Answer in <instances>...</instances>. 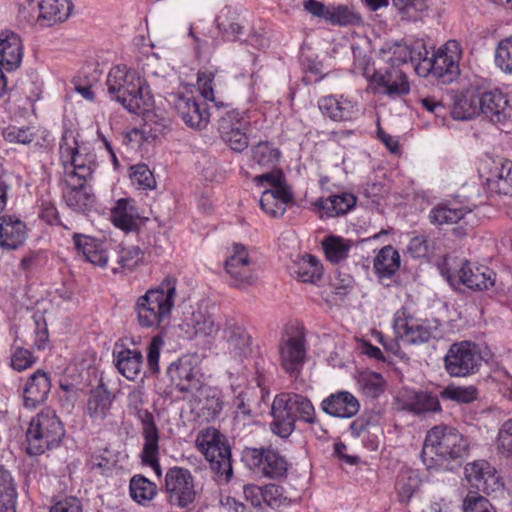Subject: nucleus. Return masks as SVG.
<instances>
[{
  "label": "nucleus",
  "instance_id": "6e6552de",
  "mask_svg": "<svg viewBox=\"0 0 512 512\" xmlns=\"http://www.w3.org/2000/svg\"><path fill=\"white\" fill-rule=\"evenodd\" d=\"M468 446L467 439L455 428L435 426L426 434L421 456L423 462L430 468V464H427L425 459L427 454L434 453L444 460H456L467 453Z\"/></svg>",
  "mask_w": 512,
  "mask_h": 512
},
{
  "label": "nucleus",
  "instance_id": "680f3d73",
  "mask_svg": "<svg viewBox=\"0 0 512 512\" xmlns=\"http://www.w3.org/2000/svg\"><path fill=\"white\" fill-rule=\"evenodd\" d=\"M495 63L504 73L512 74V37L499 42L495 52Z\"/></svg>",
  "mask_w": 512,
  "mask_h": 512
},
{
  "label": "nucleus",
  "instance_id": "c85d7f7f",
  "mask_svg": "<svg viewBox=\"0 0 512 512\" xmlns=\"http://www.w3.org/2000/svg\"><path fill=\"white\" fill-rule=\"evenodd\" d=\"M72 240L74 248L78 253H81L88 262L99 267H105L107 265L109 255L101 241L81 233H74Z\"/></svg>",
  "mask_w": 512,
  "mask_h": 512
},
{
  "label": "nucleus",
  "instance_id": "8fccbe9b",
  "mask_svg": "<svg viewBox=\"0 0 512 512\" xmlns=\"http://www.w3.org/2000/svg\"><path fill=\"white\" fill-rule=\"evenodd\" d=\"M186 323L195 335L200 336H211L220 329V324L216 323L213 315L201 309L193 311Z\"/></svg>",
  "mask_w": 512,
  "mask_h": 512
},
{
  "label": "nucleus",
  "instance_id": "a18cd8bd",
  "mask_svg": "<svg viewBox=\"0 0 512 512\" xmlns=\"http://www.w3.org/2000/svg\"><path fill=\"white\" fill-rule=\"evenodd\" d=\"M17 496L11 472L0 465V512H16Z\"/></svg>",
  "mask_w": 512,
  "mask_h": 512
},
{
  "label": "nucleus",
  "instance_id": "052dcab7",
  "mask_svg": "<svg viewBox=\"0 0 512 512\" xmlns=\"http://www.w3.org/2000/svg\"><path fill=\"white\" fill-rule=\"evenodd\" d=\"M130 178L139 189L147 190L156 187V180L149 167L144 164H136L130 168Z\"/></svg>",
  "mask_w": 512,
  "mask_h": 512
},
{
  "label": "nucleus",
  "instance_id": "5fc2aeb1",
  "mask_svg": "<svg viewBox=\"0 0 512 512\" xmlns=\"http://www.w3.org/2000/svg\"><path fill=\"white\" fill-rule=\"evenodd\" d=\"M421 480L412 470L401 471L396 482V491L401 503H409L414 493L419 489Z\"/></svg>",
  "mask_w": 512,
  "mask_h": 512
},
{
  "label": "nucleus",
  "instance_id": "f8f14e48",
  "mask_svg": "<svg viewBox=\"0 0 512 512\" xmlns=\"http://www.w3.org/2000/svg\"><path fill=\"white\" fill-rule=\"evenodd\" d=\"M481 362L477 346L468 341L452 344L444 358L445 369L452 377H465L477 372Z\"/></svg>",
  "mask_w": 512,
  "mask_h": 512
},
{
  "label": "nucleus",
  "instance_id": "39448f33",
  "mask_svg": "<svg viewBox=\"0 0 512 512\" xmlns=\"http://www.w3.org/2000/svg\"><path fill=\"white\" fill-rule=\"evenodd\" d=\"M65 435L62 422L52 410H43L34 416L26 431V452L37 456L59 445Z\"/></svg>",
  "mask_w": 512,
  "mask_h": 512
},
{
  "label": "nucleus",
  "instance_id": "c03bdc74",
  "mask_svg": "<svg viewBox=\"0 0 512 512\" xmlns=\"http://www.w3.org/2000/svg\"><path fill=\"white\" fill-rule=\"evenodd\" d=\"M451 114L456 120H469L481 114L480 93L467 92L457 96Z\"/></svg>",
  "mask_w": 512,
  "mask_h": 512
},
{
  "label": "nucleus",
  "instance_id": "864d4df0",
  "mask_svg": "<svg viewBox=\"0 0 512 512\" xmlns=\"http://www.w3.org/2000/svg\"><path fill=\"white\" fill-rule=\"evenodd\" d=\"M129 492L135 502L145 504L155 497L157 488L156 485L146 477L135 475L130 480Z\"/></svg>",
  "mask_w": 512,
  "mask_h": 512
},
{
  "label": "nucleus",
  "instance_id": "473e14b6",
  "mask_svg": "<svg viewBox=\"0 0 512 512\" xmlns=\"http://www.w3.org/2000/svg\"><path fill=\"white\" fill-rule=\"evenodd\" d=\"M356 205V197L347 192L320 198L314 206L319 210L321 218H332L346 214Z\"/></svg>",
  "mask_w": 512,
  "mask_h": 512
},
{
  "label": "nucleus",
  "instance_id": "0eeeda50",
  "mask_svg": "<svg viewBox=\"0 0 512 512\" xmlns=\"http://www.w3.org/2000/svg\"><path fill=\"white\" fill-rule=\"evenodd\" d=\"M196 445L218 481L229 482L233 476V469L231 448L226 437L217 429L208 428L198 435Z\"/></svg>",
  "mask_w": 512,
  "mask_h": 512
},
{
  "label": "nucleus",
  "instance_id": "bf43d9fd",
  "mask_svg": "<svg viewBox=\"0 0 512 512\" xmlns=\"http://www.w3.org/2000/svg\"><path fill=\"white\" fill-rule=\"evenodd\" d=\"M143 258V251L138 246L122 247L119 250L117 263L119 267L112 269L113 273H118L120 269L132 270Z\"/></svg>",
  "mask_w": 512,
  "mask_h": 512
},
{
  "label": "nucleus",
  "instance_id": "0e129e2a",
  "mask_svg": "<svg viewBox=\"0 0 512 512\" xmlns=\"http://www.w3.org/2000/svg\"><path fill=\"white\" fill-rule=\"evenodd\" d=\"M3 137L11 143L30 144L36 137L34 127L8 126L3 130Z\"/></svg>",
  "mask_w": 512,
  "mask_h": 512
},
{
  "label": "nucleus",
  "instance_id": "4d7b16f0",
  "mask_svg": "<svg viewBox=\"0 0 512 512\" xmlns=\"http://www.w3.org/2000/svg\"><path fill=\"white\" fill-rule=\"evenodd\" d=\"M392 3L401 18L407 21L420 20L428 9L426 0H392Z\"/></svg>",
  "mask_w": 512,
  "mask_h": 512
},
{
  "label": "nucleus",
  "instance_id": "49530a36",
  "mask_svg": "<svg viewBox=\"0 0 512 512\" xmlns=\"http://www.w3.org/2000/svg\"><path fill=\"white\" fill-rule=\"evenodd\" d=\"M281 157L280 150L272 142L260 141L251 147V159L265 169L275 168Z\"/></svg>",
  "mask_w": 512,
  "mask_h": 512
},
{
  "label": "nucleus",
  "instance_id": "2eb2a0df",
  "mask_svg": "<svg viewBox=\"0 0 512 512\" xmlns=\"http://www.w3.org/2000/svg\"><path fill=\"white\" fill-rule=\"evenodd\" d=\"M304 9L333 26H359L363 23L361 14L348 5L327 6L318 0H307Z\"/></svg>",
  "mask_w": 512,
  "mask_h": 512
},
{
  "label": "nucleus",
  "instance_id": "1a4fd4ad",
  "mask_svg": "<svg viewBox=\"0 0 512 512\" xmlns=\"http://www.w3.org/2000/svg\"><path fill=\"white\" fill-rule=\"evenodd\" d=\"M393 329L396 337L408 345L427 343L440 334L438 320L418 319L406 307L395 312Z\"/></svg>",
  "mask_w": 512,
  "mask_h": 512
},
{
  "label": "nucleus",
  "instance_id": "2f4dec72",
  "mask_svg": "<svg viewBox=\"0 0 512 512\" xmlns=\"http://www.w3.org/2000/svg\"><path fill=\"white\" fill-rule=\"evenodd\" d=\"M481 113L494 123L503 122L507 116L509 101L500 89L480 93Z\"/></svg>",
  "mask_w": 512,
  "mask_h": 512
},
{
  "label": "nucleus",
  "instance_id": "393cba45",
  "mask_svg": "<svg viewBox=\"0 0 512 512\" xmlns=\"http://www.w3.org/2000/svg\"><path fill=\"white\" fill-rule=\"evenodd\" d=\"M321 409L333 417L351 418L359 412L360 403L352 393L338 391L321 402Z\"/></svg>",
  "mask_w": 512,
  "mask_h": 512
},
{
  "label": "nucleus",
  "instance_id": "72a5a7b5",
  "mask_svg": "<svg viewBox=\"0 0 512 512\" xmlns=\"http://www.w3.org/2000/svg\"><path fill=\"white\" fill-rule=\"evenodd\" d=\"M113 362L118 372L128 380H135L143 365V355L138 349L121 347L113 351Z\"/></svg>",
  "mask_w": 512,
  "mask_h": 512
},
{
  "label": "nucleus",
  "instance_id": "338daca9",
  "mask_svg": "<svg viewBox=\"0 0 512 512\" xmlns=\"http://www.w3.org/2000/svg\"><path fill=\"white\" fill-rule=\"evenodd\" d=\"M497 449L502 455L512 457V418L505 421L499 430Z\"/></svg>",
  "mask_w": 512,
  "mask_h": 512
},
{
  "label": "nucleus",
  "instance_id": "e2e57ef3",
  "mask_svg": "<svg viewBox=\"0 0 512 512\" xmlns=\"http://www.w3.org/2000/svg\"><path fill=\"white\" fill-rule=\"evenodd\" d=\"M440 395L443 399H448L459 403H470L477 398V389L473 386H448L441 391Z\"/></svg>",
  "mask_w": 512,
  "mask_h": 512
},
{
  "label": "nucleus",
  "instance_id": "6ab92c4d",
  "mask_svg": "<svg viewBox=\"0 0 512 512\" xmlns=\"http://www.w3.org/2000/svg\"><path fill=\"white\" fill-rule=\"evenodd\" d=\"M369 88L373 93L390 97L406 95L410 91L407 76L401 70L392 67L383 71H375L369 79Z\"/></svg>",
  "mask_w": 512,
  "mask_h": 512
},
{
  "label": "nucleus",
  "instance_id": "ea45409f",
  "mask_svg": "<svg viewBox=\"0 0 512 512\" xmlns=\"http://www.w3.org/2000/svg\"><path fill=\"white\" fill-rule=\"evenodd\" d=\"M127 459L128 455L124 451L105 447L91 456L89 465L92 470H98L100 474L108 476L120 463Z\"/></svg>",
  "mask_w": 512,
  "mask_h": 512
},
{
  "label": "nucleus",
  "instance_id": "aec40b11",
  "mask_svg": "<svg viewBox=\"0 0 512 512\" xmlns=\"http://www.w3.org/2000/svg\"><path fill=\"white\" fill-rule=\"evenodd\" d=\"M464 471L468 483L478 491L490 494L502 487L495 468L485 460L467 463Z\"/></svg>",
  "mask_w": 512,
  "mask_h": 512
},
{
  "label": "nucleus",
  "instance_id": "de8ad7c7",
  "mask_svg": "<svg viewBox=\"0 0 512 512\" xmlns=\"http://www.w3.org/2000/svg\"><path fill=\"white\" fill-rule=\"evenodd\" d=\"M469 212H471V209L465 207L440 204L432 208L429 213V220L434 225H451L459 222Z\"/></svg>",
  "mask_w": 512,
  "mask_h": 512
},
{
  "label": "nucleus",
  "instance_id": "f257e3e1",
  "mask_svg": "<svg viewBox=\"0 0 512 512\" xmlns=\"http://www.w3.org/2000/svg\"><path fill=\"white\" fill-rule=\"evenodd\" d=\"M111 98L119 102L132 113H140L153 103L150 84L140 75L126 66L111 68L106 80Z\"/></svg>",
  "mask_w": 512,
  "mask_h": 512
},
{
  "label": "nucleus",
  "instance_id": "bb28decb",
  "mask_svg": "<svg viewBox=\"0 0 512 512\" xmlns=\"http://www.w3.org/2000/svg\"><path fill=\"white\" fill-rule=\"evenodd\" d=\"M318 107L323 115L336 122L351 121L358 113L357 105L344 96L328 95L321 97L318 101Z\"/></svg>",
  "mask_w": 512,
  "mask_h": 512
},
{
  "label": "nucleus",
  "instance_id": "7ed1b4c3",
  "mask_svg": "<svg viewBox=\"0 0 512 512\" xmlns=\"http://www.w3.org/2000/svg\"><path fill=\"white\" fill-rule=\"evenodd\" d=\"M176 286L177 279L167 276L137 299L135 312L141 327L159 328L168 320L174 306Z\"/></svg>",
  "mask_w": 512,
  "mask_h": 512
},
{
  "label": "nucleus",
  "instance_id": "f704fd0d",
  "mask_svg": "<svg viewBox=\"0 0 512 512\" xmlns=\"http://www.w3.org/2000/svg\"><path fill=\"white\" fill-rule=\"evenodd\" d=\"M293 200L292 192L288 187H276L265 190L260 198L261 209L270 217L277 218L284 215L286 206Z\"/></svg>",
  "mask_w": 512,
  "mask_h": 512
},
{
  "label": "nucleus",
  "instance_id": "79ce46f5",
  "mask_svg": "<svg viewBox=\"0 0 512 512\" xmlns=\"http://www.w3.org/2000/svg\"><path fill=\"white\" fill-rule=\"evenodd\" d=\"M147 108L140 111H145L142 133L147 135L149 142H152L163 137L170 130L171 120L163 111H150Z\"/></svg>",
  "mask_w": 512,
  "mask_h": 512
},
{
  "label": "nucleus",
  "instance_id": "3c124183",
  "mask_svg": "<svg viewBox=\"0 0 512 512\" xmlns=\"http://www.w3.org/2000/svg\"><path fill=\"white\" fill-rule=\"evenodd\" d=\"M322 246L327 260L337 264L348 257L352 242L339 236H328L323 240Z\"/></svg>",
  "mask_w": 512,
  "mask_h": 512
},
{
  "label": "nucleus",
  "instance_id": "09e8293b",
  "mask_svg": "<svg viewBox=\"0 0 512 512\" xmlns=\"http://www.w3.org/2000/svg\"><path fill=\"white\" fill-rule=\"evenodd\" d=\"M429 52L422 41H416L411 45H397L392 57L393 65L411 62L415 68Z\"/></svg>",
  "mask_w": 512,
  "mask_h": 512
},
{
  "label": "nucleus",
  "instance_id": "58836bf2",
  "mask_svg": "<svg viewBox=\"0 0 512 512\" xmlns=\"http://www.w3.org/2000/svg\"><path fill=\"white\" fill-rule=\"evenodd\" d=\"M194 396L197 401V407L203 417L207 420L218 417L223 407L219 390L202 384L201 389H199Z\"/></svg>",
  "mask_w": 512,
  "mask_h": 512
},
{
  "label": "nucleus",
  "instance_id": "6e6d98bb",
  "mask_svg": "<svg viewBox=\"0 0 512 512\" xmlns=\"http://www.w3.org/2000/svg\"><path fill=\"white\" fill-rule=\"evenodd\" d=\"M491 191L503 195H512V161L505 160L497 173L488 179Z\"/></svg>",
  "mask_w": 512,
  "mask_h": 512
},
{
  "label": "nucleus",
  "instance_id": "c756f323",
  "mask_svg": "<svg viewBox=\"0 0 512 512\" xmlns=\"http://www.w3.org/2000/svg\"><path fill=\"white\" fill-rule=\"evenodd\" d=\"M72 240L74 248L78 253H81L88 262L99 267H105L107 265L109 255L101 241L81 233H74Z\"/></svg>",
  "mask_w": 512,
  "mask_h": 512
},
{
  "label": "nucleus",
  "instance_id": "b1692460",
  "mask_svg": "<svg viewBox=\"0 0 512 512\" xmlns=\"http://www.w3.org/2000/svg\"><path fill=\"white\" fill-rule=\"evenodd\" d=\"M145 404V390L138 386L131 390L127 395V408L131 415L135 416L142 425L141 435L147 437L160 433L155 423L153 414L143 408Z\"/></svg>",
  "mask_w": 512,
  "mask_h": 512
},
{
  "label": "nucleus",
  "instance_id": "7c9ffc66",
  "mask_svg": "<svg viewBox=\"0 0 512 512\" xmlns=\"http://www.w3.org/2000/svg\"><path fill=\"white\" fill-rule=\"evenodd\" d=\"M38 7L37 22L41 26L50 27L67 20L72 12L73 4L69 0H41Z\"/></svg>",
  "mask_w": 512,
  "mask_h": 512
},
{
  "label": "nucleus",
  "instance_id": "20e7f679",
  "mask_svg": "<svg viewBox=\"0 0 512 512\" xmlns=\"http://www.w3.org/2000/svg\"><path fill=\"white\" fill-rule=\"evenodd\" d=\"M60 160L64 167L63 180L91 181L98 166L97 156L88 146H79L73 132L65 130L60 145Z\"/></svg>",
  "mask_w": 512,
  "mask_h": 512
},
{
  "label": "nucleus",
  "instance_id": "9d476101",
  "mask_svg": "<svg viewBox=\"0 0 512 512\" xmlns=\"http://www.w3.org/2000/svg\"><path fill=\"white\" fill-rule=\"evenodd\" d=\"M167 375L181 393L195 395L203 384L199 358L195 354L183 355L172 362L167 368Z\"/></svg>",
  "mask_w": 512,
  "mask_h": 512
},
{
  "label": "nucleus",
  "instance_id": "4468645a",
  "mask_svg": "<svg viewBox=\"0 0 512 512\" xmlns=\"http://www.w3.org/2000/svg\"><path fill=\"white\" fill-rule=\"evenodd\" d=\"M165 491L170 504L186 508L196 497L194 479L188 469L174 466L165 475Z\"/></svg>",
  "mask_w": 512,
  "mask_h": 512
},
{
  "label": "nucleus",
  "instance_id": "412c9836",
  "mask_svg": "<svg viewBox=\"0 0 512 512\" xmlns=\"http://www.w3.org/2000/svg\"><path fill=\"white\" fill-rule=\"evenodd\" d=\"M88 182L75 181L72 177L69 180H63L62 198L72 210L86 213L94 207L95 195Z\"/></svg>",
  "mask_w": 512,
  "mask_h": 512
},
{
  "label": "nucleus",
  "instance_id": "37998d69",
  "mask_svg": "<svg viewBox=\"0 0 512 512\" xmlns=\"http://www.w3.org/2000/svg\"><path fill=\"white\" fill-rule=\"evenodd\" d=\"M132 202V200L126 198L119 199L111 210L113 224L126 232L137 228L138 213Z\"/></svg>",
  "mask_w": 512,
  "mask_h": 512
},
{
  "label": "nucleus",
  "instance_id": "a878e982",
  "mask_svg": "<svg viewBox=\"0 0 512 512\" xmlns=\"http://www.w3.org/2000/svg\"><path fill=\"white\" fill-rule=\"evenodd\" d=\"M27 238L25 223L14 215L0 217V247L15 250L22 246Z\"/></svg>",
  "mask_w": 512,
  "mask_h": 512
},
{
  "label": "nucleus",
  "instance_id": "4be33fe9",
  "mask_svg": "<svg viewBox=\"0 0 512 512\" xmlns=\"http://www.w3.org/2000/svg\"><path fill=\"white\" fill-rule=\"evenodd\" d=\"M453 277H456L459 283L475 291L488 290L495 285L496 281V273L493 270L486 266H477L472 269L467 261L462 264L456 275H450L448 280L452 281Z\"/></svg>",
  "mask_w": 512,
  "mask_h": 512
},
{
  "label": "nucleus",
  "instance_id": "a211bd4d",
  "mask_svg": "<svg viewBox=\"0 0 512 512\" xmlns=\"http://www.w3.org/2000/svg\"><path fill=\"white\" fill-rule=\"evenodd\" d=\"M23 46L20 37L9 30L0 31V89L4 90L7 80L4 71L11 72L20 67Z\"/></svg>",
  "mask_w": 512,
  "mask_h": 512
},
{
  "label": "nucleus",
  "instance_id": "c9c22d12",
  "mask_svg": "<svg viewBox=\"0 0 512 512\" xmlns=\"http://www.w3.org/2000/svg\"><path fill=\"white\" fill-rule=\"evenodd\" d=\"M402 409L421 415L441 411V404L437 395L427 391H412L402 401Z\"/></svg>",
  "mask_w": 512,
  "mask_h": 512
},
{
  "label": "nucleus",
  "instance_id": "9b49d317",
  "mask_svg": "<svg viewBox=\"0 0 512 512\" xmlns=\"http://www.w3.org/2000/svg\"><path fill=\"white\" fill-rule=\"evenodd\" d=\"M242 461L250 470L271 479L284 477L288 471L286 458L272 448H245Z\"/></svg>",
  "mask_w": 512,
  "mask_h": 512
},
{
  "label": "nucleus",
  "instance_id": "13d9d810",
  "mask_svg": "<svg viewBox=\"0 0 512 512\" xmlns=\"http://www.w3.org/2000/svg\"><path fill=\"white\" fill-rule=\"evenodd\" d=\"M112 400L110 394L101 387L91 392L88 399L87 410L91 417L103 418L111 406Z\"/></svg>",
  "mask_w": 512,
  "mask_h": 512
},
{
  "label": "nucleus",
  "instance_id": "cd10ccee",
  "mask_svg": "<svg viewBox=\"0 0 512 512\" xmlns=\"http://www.w3.org/2000/svg\"><path fill=\"white\" fill-rule=\"evenodd\" d=\"M51 382L43 370L35 371L27 380L23 390V401L26 408H36L43 403L50 392Z\"/></svg>",
  "mask_w": 512,
  "mask_h": 512
},
{
  "label": "nucleus",
  "instance_id": "f03ea898",
  "mask_svg": "<svg viewBox=\"0 0 512 512\" xmlns=\"http://www.w3.org/2000/svg\"><path fill=\"white\" fill-rule=\"evenodd\" d=\"M271 414V431L281 438H288L295 430L297 420L307 424L317 423L315 408L311 400L298 393H280L275 396Z\"/></svg>",
  "mask_w": 512,
  "mask_h": 512
},
{
  "label": "nucleus",
  "instance_id": "f3484780",
  "mask_svg": "<svg viewBox=\"0 0 512 512\" xmlns=\"http://www.w3.org/2000/svg\"><path fill=\"white\" fill-rule=\"evenodd\" d=\"M174 107L187 126L199 130L208 125L210 117L213 115L212 111H214L213 106L208 107L205 102L189 94L178 95Z\"/></svg>",
  "mask_w": 512,
  "mask_h": 512
},
{
  "label": "nucleus",
  "instance_id": "e433bc0d",
  "mask_svg": "<svg viewBox=\"0 0 512 512\" xmlns=\"http://www.w3.org/2000/svg\"><path fill=\"white\" fill-rule=\"evenodd\" d=\"M291 275L303 283L315 284L323 275L320 261L311 254L302 256L290 267Z\"/></svg>",
  "mask_w": 512,
  "mask_h": 512
},
{
  "label": "nucleus",
  "instance_id": "69168bd1",
  "mask_svg": "<svg viewBox=\"0 0 512 512\" xmlns=\"http://www.w3.org/2000/svg\"><path fill=\"white\" fill-rule=\"evenodd\" d=\"M361 385L364 393L372 398L378 397L385 390V380L381 374L376 372L362 375Z\"/></svg>",
  "mask_w": 512,
  "mask_h": 512
},
{
  "label": "nucleus",
  "instance_id": "423d86ee",
  "mask_svg": "<svg viewBox=\"0 0 512 512\" xmlns=\"http://www.w3.org/2000/svg\"><path fill=\"white\" fill-rule=\"evenodd\" d=\"M461 53L460 44L456 40H449L432 57L425 55L415 67V72L420 77L435 78L442 84L451 83L460 73Z\"/></svg>",
  "mask_w": 512,
  "mask_h": 512
},
{
  "label": "nucleus",
  "instance_id": "603ef678",
  "mask_svg": "<svg viewBox=\"0 0 512 512\" xmlns=\"http://www.w3.org/2000/svg\"><path fill=\"white\" fill-rule=\"evenodd\" d=\"M159 439L160 433L143 437V447L140 454L142 464L149 466L157 477H161L162 470L159 462Z\"/></svg>",
  "mask_w": 512,
  "mask_h": 512
},
{
  "label": "nucleus",
  "instance_id": "4c0bfd02",
  "mask_svg": "<svg viewBox=\"0 0 512 512\" xmlns=\"http://www.w3.org/2000/svg\"><path fill=\"white\" fill-rule=\"evenodd\" d=\"M213 115L218 118V131L220 135L224 134V130L228 132L235 128H249V121L244 118V113L238 109L231 108L227 103H216Z\"/></svg>",
  "mask_w": 512,
  "mask_h": 512
},
{
  "label": "nucleus",
  "instance_id": "5701e85b",
  "mask_svg": "<svg viewBox=\"0 0 512 512\" xmlns=\"http://www.w3.org/2000/svg\"><path fill=\"white\" fill-rule=\"evenodd\" d=\"M221 338L235 357H246L251 352V336L234 319H226L221 325Z\"/></svg>",
  "mask_w": 512,
  "mask_h": 512
},
{
  "label": "nucleus",
  "instance_id": "774afa93",
  "mask_svg": "<svg viewBox=\"0 0 512 512\" xmlns=\"http://www.w3.org/2000/svg\"><path fill=\"white\" fill-rule=\"evenodd\" d=\"M464 512H496L493 505L483 496L469 493L463 502Z\"/></svg>",
  "mask_w": 512,
  "mask_h": 512
},
{
  "label": "nucleus",
  "instance_id": "a19ab883",
  "mask_svg": "<svg viewBox=\"0 0 512 512\" xmlns=\"http://www.w3.org/2000/svg\"><path fill=\"white\" fill-rule=\"evenodd\" d=\"M373 266L378 278L389 279L400 268V254L393 246H384L375 256Z\"/></svg>",
  "mask_w": 512,
  "mask_h": 512
},
{
  "label": "nucleus",
  "instance_id": "dca6fc26",
  "mask_svg": "<svg viewBox=\"0 0 512 512\" xmlns=\"http://www.w3.org/2000/svg\"><path fill=\"white\" fill-rule=\"evenodd\" d=\"M225 271L230 276L231 285L237 288L252 286L258 280L255 263L251 262L246 248L241 244L233 246V253L225 262Z\"/></svg>",
  "mask_w": 512,
  "mask_h": 512
},
{
  "label": "nucleus",
  "instance_id": "ddd939ff",
  "mask_svg": "<svg viewBox=\"0 0 512 512\" xmlns=\"http://www.w3.org/2000/svg\"><path fill=\"white\" fill-rule=\"evenodd\" d=\"M306 339L302 329L286 330L282 338L279 354L281 368L290 377H298L306 359Z\"/></svg>",
  "mask_w": 512,
  "mask_h": 512
}]
</instances>
